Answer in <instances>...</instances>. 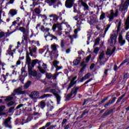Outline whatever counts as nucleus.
<instances>
[{
    "instance_id": "obj_1",
    "label": "nucleus",
    "mask_w": 129,
    "mask_h": 129,
    "mask_svg": "<svg viewBox=\"0 0 129 129\" xmlns=\"http://www.w3.org/2000/svg\"><path fill=\"white\" fill-rule=\"evenodd\" d=\"M81 87H76L75 88H74L72 89L70 94H68L66 97V101H69L70 99H71V97L73 96L74 95V97L76 96L77 95V93L78 92V90L79 88H80Z\"/></svg>"
},
{
    "instance_id": "obj_2",
    "label": "nucleus",
    "mask_w": 129,
    "mask_h": 129,
    "mask_svg": "<svg viewBox=\"0 0 129 129\" xmlns=\"http://www.w3.org/2000/svg\"><path fill=\"white\" fill-rule=\"evenodd\" d=\"M13 99H14L13 97H8L4 99L5 102L7 103V107H11V106L15 105V103H16V102L13 101Z\"/></svg>"
},
{
    "instance_id": "obj_3",
    "label": "nucleus",
    "mask_w": 129,
    "mask_h": 129,
    "mask_svg": "<svg viewBox=\"0 0 129 129\" xmlns=\"http://www.w3.org/2000/svg\"><path fill=\"white\" fill-rule=\"evenodd\" d=\"M78 5L80 8L83 7V8H84V11H89V6H88V5L84 2L83 0H79L78 1Z\"/></svg>"
},
{
    "instance_id": "obj_4",
    "label": "nucleus",
    "mask_w": 129,
    "mask_h": 129,
    "mask_svg": "<svg viewBox=\"0 0 129 129\" xmlns=\"http://www.w3.org/2000/svg\"><path fill=\"white\" fill-rule=\"evenodd\" d=\"M75 0H66L65 2V7L67 9H71L73 7Z\"/></svg>"
},
{
    "instance_id": "obj_5",
    "label": "nucleus",
    "mask_w": 129,
    "mask_h": 129,
    "mask_svg": "<svg viewBox=\"0 0 129 129\" xmlns=\"http://www.w3.org/2000/svg\"><path fill=\"white\" fill-rule=\"evenodd\" d=\"M38 64V67L41 66L42 60H39L38 59H33L32 62L31 63V67L34 68L36 65Z\"/></svg>"
},
{
    "instance_id": "obj_6",
    "label": "nucleus",
    "mask_w": 129,
    "mask_h": 129,
    "mask_svg": "<svg viewBox=\"0 0 129 129\" xmlns=\"http://www.w3.org/2000/svg\"><path fill=\"white\" fill-rule=\"evenodd\" d=\"M117 35L115 34H113L110 36V40L111 41L110 42V45H113V40H114V45H115L116 44L117 42Z\"/></svg>"
},
{
    "instance_id": "obj_7",
    "label": "nucleus",
    "mask_w": 129,
    "mask_h": 129,
    "mask_svg": "<svg viewBox=\"0 0 129 129\" xmlns=\"http://www.w3.org/2000/svg\"><path fill=\"white\" fill-rule=\"evenodd\" d=\"M87 22L90 25V26H95L96 23H97V20L95 17H91L90 20H88Z\"/></svg>"
},
{
    "instance_id": "obj_8",
    "label": "nucleus",
    "mask_w": 129,
    "mask_h": 129,
    "mask_svg": "<svg viewBox=\"0 0 129 129\" xmlns=\"http://www.w3.org/2000/svg\"><path fill=\"white\" fill-rule=\"evenodd\" d=\"M23 90V88L22 87H19L16 89H14L13 92L14 93H16L18 95H20L21 94H26L25 91H22Z\"/></svg>"
},
{
    "instance_id": "obj_9",
    "label": "nucleus",
    "mask_w": 129,
    "mask_h": 129,
    "mask_svg": "<svg viewBox=\"0 0 129 129\" xmlns=\"http://www.w3.org/2000/svg\"><path fill=\"white\" fill-rule=\"evenodd\" d=\"M116 100V97H114L112 99H110L108 103L105 104L104 106V107L105 108H107L108 106H109V105H111V104H113L114 102H115V100Z\"/></svg>"
},
{
    "instance_id": "obj_10",
    "label": "nucleus",
    "mask_w": 129,
    "mask_h": 129,
    "mask_svg": "<svg viewBox=\"0 0 129 129\" xmlns=\"http://www.w3.org/2000/svg\"><path fill=\"white\" fill-rule=\"evenodd\" d=\"M118 41L121 47L125 44V40H123V37H122V35H121V34H119Z\"/></svg>"
},
{
    "instance_id": "obj_11",
    "label": "nucleus",
    "mask_w": 129,
    "mask_h": 129,
    "mask_svg": "<svg viewBox=\"0 0 129 129\" xmlns=\"http://www.w3.org/2000/svg\"><path fill=\"white\" fill-rule=\"evenodd\" d=\"M76 21H78L77 22L76 26L78 28H81V25H84V23H85V19H79L78 18H76Z\"/></svg>"
},
{
    "instance_id": "obj_12",
    "label": "nucleus",
    "mask_w": 129,
    "mask_h": 129,
    "mask_svg": "<svg viewBox=\"0 0 129 129\" xmlns=\"http://www.w3.org/2000/svg\"><path fill=\"white\" fill-rule=\"evenodd\" d=\"M40 95V93L37 91H32L30 95V97L32 99H37L38 96Z\"/></svg>"
},
{
    "instance_id": "obj_13",
    "label": "nucleus",
    "mask_w": 129,
    "mask_h": 129,
    "mask_svg": "<svg viewBox=\"0 0 129 129\" xmlns=\"http://www.w3.org/2000/svg\"><path fill=\"white\" fill-rule=\"evenodd\" d=\"M113 113V109H111L109 110H106L101 116L102 118H106V116L109 115L110 113Z\"/></svg>"
},
{
    "instance_id": "obj_14",
    "label": "nucleus",
    "mask_w": 129,
    "mask_h": 129,
    "mask_svg": "<svg viewBox=\"0 0 129 129\" xmlns=\"http://www.w3.org/2000/svg\"><path fill=\"white\" fill-rule=\"evenodd\" d=\"M47 37H50V38H52L50 39V41H53V40H56V41H58V38L55 36L54 35L50 34L49 32H48V34L44 36V38L46 39Z\"/></svg>"
},
{
    "instance_id": "obj_15",
    "label": "nucleus",
    "mask_w": 129,
    "mask_h": 129,
    "mask_svg": "<svg viewBox=\"0 0 129 129\" xmlns=\"http://www.w3.org/2000/svg\"><path fill=\"white\" fill-rule=\"evenodd\" d=\"M49 18H53L52 22L53 23H58V19H60L58 16L55 14H51L49 15Z\"/></svg>"
},
{
    "instance_id": "obj_16",
    "label": "nucleus",
    "mask_w": 129,
    "mask_h": 129,
    "mask_svg": "<svg viewBox=\"0 0 129 129\" xmlns=\"http://www.w3.org/2000/svg\"><path fill=\"white\" fill-rule=\"evenodd\" d=\"M87 67V64H85V60H83L80 64V67L82 68L80 70V72L82 73L84 70L86 69V67Z\"/></svg>"
},
{
    "instance_id": "obj_17",
    "label": "nucleus",
    "mask_w": 129,
    "mask_h": 129,
    "mask_svg": "<svg viewBox=\"0 0 129 129\" xmlns=\"http://www.w3.org/2000/svg\"><path fill=\"white\" fill-rule=\"evenodd\" d=\"M87 107V108L85 109L83 112V113L81 115V117H83L84 115H86V114H87L88 112H89V110H90V108H89V107Z\"/></svg>"
},
{
    "instance_id": "obj_18",
    "label": "nucleus",
    "mask_w": 129,
    "mask_h": 129,
    "mask_svg": "<svg viewBox=\"0 0 129 129\" xmlns=\"http://www.w3.org/2000/svg\"><path fill=\"white\" fill-rule=\"evenodd\" d=\"M38 106H39L41 109H44V108L46 107V103L42 100L40 102L39 104H38Z\"/></svg>"
},
{
    "instance_id": "obj_19",
    "label": "nucleus",
    "mask_w": 129,
    "mask_h": 129,
    "mask_svg": "<svg viewBox=\"0 0 129 129\" xmlns=\"http://www.w3.org/2000/svg\"><path fill=\"white\" fill-rule=\"evenodd\" d=\"M111 13H110V16L111 17H117L118 15V11L117 10H116L115 13L113 12V10H111L110 11Z\"/></svg>"
},
{
    "instance_id": "obj_20",
    "label": "nucleus",
    "mask_w": 129,
    "mask_h": 129,
    "mask_svg": "<svg viewBox=\"0 0 129 129\" xmlns=\"http://www.w3.org/2000/svg\"><path fill=\"white\" fill-rule=\"evenodd\" d=\"M31 84H32V81H28L24 86V89H28L29 87H30Z\"/></svg>"
},
{
    "instance_id": "obj_21",
    "label": "nucleus",
    "mask_w": 129,
    "mask_h": 129,
    "mask_svg": "<svg viewBox=\"0 0 129 129\" xmlns=\"http://www.w3.org/2000/svg\"><path fill=\"white\" fill-rule=\"evenodd\" d=\"M15 110H16L15 106H14L9 109L8 111H7V113H14V112H15Z\"/></svg>"
},
{
    "instance_id": "obj_22",
    "label": "nucleus",
    "mask_w": 129,
    "mask_h": 129,
    "mask_svg": "<svg viewBox=\"0 0 129 129\" xmlns=\"http://www.w3.org/2000/svg\"><path fill=\"white\" fill-rule=\"evenodd\" d=\"M10 14L12 16V17H14V16H16L17 14H18V11L16 10L12 9L10 11Z\"/></svg>"
},
{
    "instance_id": "obj_23",
    "label": "nucleus",
    "mask_w": 129,
    "mask_h": 129,
    "mask_svg": "<svg viewBox=\"0 0 129 129\" xmlns=\"http://www.w3.org/2000/svg\"><path fill=\"white\" fill-rule=\"evenodd\" d=\"M129 61V57L127 58L126 59H125L119 66V67H118V69H119V68H120V67H121V66H122V65L125 64V63H127V62H128Z\"/></svg>"
},
{
    "instance_id": "obj_24",
    "label": "nucleus",
    "mask_w": 129,
    "mask_h": 129,
    "mask_svg": "<svg viewBox=\"0 0 129 129\" xmlns=\"http://www.w3.org/2000/svg\"><path fill=\"white\" fill-rule=\"evenodd\" d=\"M20 20H21V18H20V17H17V20L14 21V22L12 23V25L10 27V29H12V27H13V26H16V24H17V23H18V22H20Z\"/></svg>"
},
{
    "instance_id": "obj_25",
    "label": "nucleus",
    "mask_w": 129,
    "mask_h": 129,
    "mask_svg": "<svg viewBox=\"0 0 129 129\" xmlns=\"http://www.w3.org/2000/svg\"><path fill=\"white\" fill-rule=\"evenodd\" d=\"M49 92L50 93H52L53 95L55 96L56 95H57L58 94V92L57 91V90H56V89H51L50 90Z\"/></svg>"
},
{
    "instance_id": "obj_26",
    "label": "nucleus",
    "mask_w": 129,
    "mask_h": 129,
    "mask_svg": "<svg viewBox=\"0 0 129 129\" xmlns=\"http://www.w3.org/2000/svg\"><path fill=\"white\" fill-rule=\"evenodd\" d=\"M128 73H126L124 75L123 77V81H122V82H124V83H125V82H126V80H127V79H128Z\"/></svg>"
},
{
    "instance_id": "obj_27",
    "label": "nucleus",
    "mask_w": 129,
    "mask_h": 129,
    "mask_svg": "<svg viewBox=\"0 0 129 129\" xmlns=\"http://www.w3.org/2000/svg\"><path fill=\"white\" fill-rule=\"evenodd\" d=\"M51 123H52L51 122H47L45 126H43L42 127H41L39 128V129H46V127H49L51 125Z\"/></svg>"
},
{
    "instance_id": "obj_28",
    "label": "nucleus",
    "mask_w": 129,
    "mask_h": 129,
    "mask_svg": "<svg viewBox=\"0 0 129 129\" xmlns=\"http://www.w3.org/2000/svg\"><path fill=\"white\" fill-rule=\"evenodd\" d=\"M55 97L56 98L57 104H60V101H61V96L59 94L56 95Z\"/></svg>"
},
{
    "instance_id": "obj_29",
    "label": "nucleus",
    "mask_w": 129,
    "mask_h": 129,
    "mask_svg": "<svg viewBox=\"0 0 129 129\" xmlns=\"http://www.w3.org/2000/svg\"><path fill=\"white\" fill-rule=\"evenodd\" d=\"M100 43V38L99 37H98L95 40V44L94 45V47H95V46H97L99 45Z\"/></svg>"
},
{
    "instance_id": "obj_30",
    "label": "nucleus",
    "mask_w": 129,
    "mask_h": 129,
    "mask_svg": "<svg viewBox=\"0 0 129 129\" xmlns=\"http://www.w3.org/2000/svg\"><path fill=\"white\" fill-rule=\"evenodd\" d=\"M19 31H21L22 33H23V35H25L26 34V31H27V30L26 29V28H25L24 27H20L19 29Z\"/></svg>"
},
{
    "instance_id": "obj_31",
    "label": "nucleus",
    "mask_w": 129,
    "mask_h": 129,
    "mask_svg": "<svg viewBox=\"0 0 129 129\" xmlns=\"http://www.w3.org/2000/svg\"><path fill=\"white\" fill-rule=\"evenodd\" d=\"M40 31L42 32H49L50 31V29L49 28H46V29H45V27L44 26H41V27L40 28Z\"/></svg>"
},
{
    "instance_id": "obj_32",
    "label": "nucleus",
    "mask_w": 129,
    "mask_h": 129,
    "mask_svg": "<svg viewBox=\"0 0 129 129\" xmlns=\"http://www.w3.org/2000/svg\"><path fill=\"white\" fill-rule=\"evenodd\" d=\"M11 119H12L11 117H9L6 119L5 121H4V125H8V124H9V122L11 121Z\"/></svg>"
},
{
    "instance_id": "obj_33",
    "label": "nucleus",
    "mask_w": 129,
    "mask_h": 129,
    "mask_svg": "<svg viewBox=\"0 0 129 129\" xmlns=\"http://www.w3.org/2000/svg\"><path fill=\"white\" fill-rule=\"evenodd\" d=\"M50 96H52V95L50 94H46L40 96V98H41V99H44V98L46 97H50Z\"/></svg>"
},
{
    "instance_id": "obj_34",
    "label": "nucleus",
    "mask_w": 129,
    "mask_h": 129,
    "mask_svg": "<svg viewBox=\"0 0 129 129\" xmlns=\"http://www.w3.org/2000/svg\"><path fill=\"white\" fill-rule=\"evenodd\" d=\"M109 97H110V95H108L107 97H105L102 101H101L99 102V104H102L104 102H105V101H106V100H107V99H108Z\"/></svg>"
},
{
    "instance_id": "obj_35",
    "label": "nucleus",
    "mask_w": 129,
    "mask_h": 129,
    "mask_svg": "<svg viewBox=\"0 0 129 129\" xmlns=\"http://www.w3.org/2000/svg\"><path fill=\"white\" fill-rule=\"evenodd\" d=\"M39 17H41V18H42V22H45V21H47L48 20V19L47 18V16L45 15H42V14H40Z\"/></svg>"
},
{
    "instance_id": "obj_36",
    "label": "nucleus",
    "mask_w": 129,
    "mask_h": 129,
    "mask_svg": "<svg viewBox=\"0 0 129 129\" xmlns=\"http://www.w3.org/2000/svg\"><path fill=\"white\" fill-rule=\"evenodd\" d=\"M120 27H121V21H119L118 23V26L117 27V34L119 33V31H120Z\"/></svg>"
},
{
    "instance_id": "obj_37",
    "label": "nucleus",
    "mask_w": 129,
    "mask_h": 129,
    "mask_svg": "<svg viewBox=\"0 0 129 129\" xmlns=\"http://www.w3.org/2000/svg\"><path fill=\"white\" fill-rule=\"evenodd\" d=\"M28 74H32L33 72V67H31V64L28 65Z\"/></svg>"
},
{
    "instance_id": "obj_38",
    "label": "nucleus",
    "mask_w": 129,
    "mask_h": 129,
    "mask_svg": "<svg viewBox=\"0 0 129 129\" xmlns=\"http://www.w3.org/2000/svg\"><path fill=\"white\" fill-rule=\"evenodd\" d=\"M73 7V9H74V11H73L74 13H77V11H78L77 10V7H78L77 4L74 3Z\"/></svg>"
},
{
    "instance_id": "obj_39",
    "label": "nucleus",
    "mask_w": 129,
    "mask_h": 129,
    "mask_svg": "<svg viewBox=\"0 0 129 129\" xmlns=\"http://www.w3.org/2000/svg\"><path fill=\"white\" fill-rule=\"evenodd\" d=\"M59 63H60V62L58 60H54L53 62H52V65L53 66H54V67H57V66H58V64H59Z\"/></svg>"
},
{
    "instance_id": "obj_40",
    "label": "nucleus",
    "mask_w": 129,
    "mask_h": 129,
    "mask_svg": "<svg viewBox=\"0 0 129 129\" xmlns=\"http://www.w3.org/2000/svg\"><path fill=\"white\" fill-rule=\"evenodd\" d=\"M124 96H125V94H124L122 95L120 97H119L117 100V103H119V102H120V101H121V99H122V98Z\"/></svg>"
},
{
    "instance_id": "obj_41",
    "label": "nucleus",
    "mask_w": 129,
    "mask_h": 129,
    "mask_svg": "<svg viewBox=\"0 0 129 129\" xmlns=\"http://www.w3.org/2000/svg\"><path fill=\"white\" fill-rule=\"evenodd\" d=\"M37 68L38 70H39L40 73H41L42 74H45V73H46V71L44 70H42L41 66L37 67Z\"/></svg>"
},
{
    "instance_id": "obj_42",
    "label": "nucleus",
    "mask_w": 129,
    "mask_h": 129,
    "mask_svg": "<svg viewBox=\"0 0 129 129\" xmlns=\"http://www.w3.org/2000/svg\"><path fill=\"white\" fill-rule=\"evenodd\" d=\"M103 57H104V51H103L101 52V53L100 54V55L99 56V60H102L103 59Z\"/></svg>"
},
{
    "instance_id": "obj_43",
    "label": "nucleus",
    "mask_w": 129,
    "mask_h": 129,
    "mask_svg": "<svg viewBox=\"0 0 129 129\" xmlns=\"http://www.w3.org/2000/svg\"><path fill=\"white\" fill-rule=\"evenodd\" d=\"M34 12L36 14H37V15H40V14H41V10L38 8H36L34 9Z\"/></svg>"
},
{
    "instance_id": "obj_44",
    "label": "nucleus",
    "mask_w": 129,
    "mask_h": 129,
    "mask_svg": "<svg viewBox=\"0 0 129 129\" xmlns=\"http://www.w3.org/2000/svg\"><path fill=\"white\" fill-rule=\"evenodd\" d=\"M100 50V48L97 47L94 48V53L95 54H98V52H99V50Z\"/></svg>"
},
{
    "instance_id": "obj_45",
    "label": "nucleus",
    "mask_w": 129,
    "mask_h": 129,
    "mask_svg": "<svg viewBox=\"0 0 129 129\" xmlns=\"http://www.w3.org/2000/svg\"><path fill=\"white\" fill-rule=\"evenodd\" d=\"M121 11V12H125V11L126 12L127 11V6L124 4Z\"/></svg>"
},
{
    "instance_id": "obj_46",
    "label": "nucleus",
    "mask_w": 129,
    "mask_h": 129,
    "mask_svg": "<svg viewBox=\"0 0 129 129\" xmlns=\"http://www.w3.org/2000/svg\"><path fill=\"white\" fill-rule=\"evenodd\" d=\"M73 64L74 66H77V65H79V63H80L79 61H78V60H77V59H74L73 62Z\"/></svg>"
},
{
    "instance_id": "obj_47",
    "label": "nucleus",
    "mask_w": 129,
    "mask_h": 129,
    "mask_svg": "<svg viewBox=\"0 0 129 129\" xmlns=\"http://www.w3.org/2000/svg\"><path fill=\"white\" fill-rule=\"evenodd\" d=\"M46 77L47 79H52V74L51 73H46Z\"/></svg>"
},
{
    "instance_id": "obj_48",
    "label": "nucleus",
    "mask_w": 129,
    "mask_h": 129,
    "mask_svg": "<svg viewBox=\"0 0 129 129\" xmlns=\"http://www.w3.org/2000/svg\"><path fill=\"white\" fill-rule=\"evenodd\" d=\"M74 81H71V83H70L69 87H68V90H69V89H70V88H71V87H73V86H74V85H73V84H74Z\"/></svg>"
},
{
    "instance_id": "obj_49",
    "label": "nucleus",
    "mask_w": 129,
    "mask_h": 129,
    "mask_svg": "<svg viewBox=\"0 0 129 129\" xmlns=\"http://www.w3.org/2000/svg\"><path fill=\"white\" fill-rule=\"evenodd\" d=\"M37 71H34L33 72L32 71V73L31 74H29V75H32L33 77H36L37 76Z\"/></svg>"
},
{
    "instance_id": "obj_50",
    "label": "nucleus",
    "mask_w": 129,
    "mask_h": 129,
    "mask_svg": "<svg viewBox=\"0 0 129 129\" xmlns=\"http://www.w3.org/2000/svg\"><path fill=\"white\" fill-rule=\"evenodd\" d=\"M108 71H111V69H108L105 70L104 74L105 76H107V75H108Z\"/></svg>"
},
{
    "instance_id": "obj_51",
    "label": "nucleus",
    "mask_w": 129,
    "mask_h": 129,
    "mask_svg": "<svg viewBox=\"0 0 129 129\" xmlns=\"http://www.w3.org/2000/svg\"><path fill=\"white\" fill-rule=\"evenodd\" d=\"M16 125H17V124H19V123L21 124V119L17 118H16V120L15 121Z\"/></svg>"
},
{
    "instance_id": "obj_52",
    "label": "nucleus",
    "mask_w": 129,
    "mask_h": 129,
    "mask_svg": "<svg viewBox=\"0 0 129 129\" xmlns=\"http://www.w3.org/2000/svg\"><path fill=\"white\" fill-rule=\"evenodd\" d=\"M90 59H91V55H89V56H87L86 58V63H88V62L90 61Z\"/></svg>"
},
{
    "instance_id": "obj_53",
    "label": "nucleus",
    "mask_w": 129,
    "mask_h": 129,
    "mask_svg": "<svg viewBox=\"0 0 129 129\" xmlns=\"http://www.w3.org/2000/svg\"><path fill=\"white\" fill-rule=\"evenodd\" d=\"M55 68H56L55 70V72H58V71H59V70H61V69H63V67L62 66H56Z\"/></svg>"
},
{
    "instance_id": "obj_54",
    "label": "nucleus",
    "mask_w": 129,
    "mask_h": 129,
    "mask_svg": "<svg viewBox=\"0 0 129 129\" xmlns=\"http://www.w3.org/2000/svg\"><path fill=\"white\" fill-rule=\"evenodd\" d=\"M109 28H110V25H107V28H105L104 32V35H105L106 33L107 32V31H108Z\"/></svg>"
},
{
    "instance_id": "obj_55",
    "label": "nucleus",
    "mask_w": 129,
    "mask_h": 129,
    "mask_svg": "<svg viewBox=\"0 0 129 129\" xmlns=\"http://www.w3.org/2000/svg\"><path fill=\"white\" fill-rule=\"evenodd\" d=\"M31 58H26V64L27 65H31Z\"/></svg>"
},
{
    "instance_id": "obj_56",
    "label": "nucleus",
    "mask_w": 129,
    "mask_h": 129,
    "mask_svg": "<svg viewBox=\"0 0 129 129\" xmlns=\"http://www.w3.org/2000/svg\"><path fill=\"white\" fill-rule=\"evenodd\" d=\"M35 77H36V79L37 80H39V79H41L42 77V74H41V73H39L38 74H37Z\"/></svg>"
},
{
    "instance_id": "obj_57",
    "label": "nucleus",
    "mask_w": 129,
    "mask_h": 129,
    "mask_svg": "<svg viewBox=\"0 0 129 129\" xmlns=\"http://www.w3.org/2000/svg\"><path fill=\"white\" fill-rule=\"evenodd\" d=\"M105 19V13H103L100 16V20Z\"/></svg>"
},
{
    "instance_id": "obj_58",
    "label": "nucleus",
    "mask_w": 129,
    "mask_h": 129,
    "mask_svg": "<svg viewBox=\"0 0 129 129\" xmlns=\"http://www.w3.org/2000/svg\"><path fill=\"white\" fill-rule=\"evenodd\" d=\"M129 29V23L125 22V31H127Z\"/></svg>"
},
{
    "instance_id": "obj_59",
    "label": "nucleus",
    "mask_w": 129,
    "mask_h": 129,
    "mask_svg": "<svg viewBox=\"0 0 129 129\" xmlns=\"http://www.w3.org/2000/svg\"><path fill=\"white\" fill-rule=\"evenodd\" d=\"M50 90H51V87H46L45 90H44V92L45 93L47 92H50Z\"/></svg>"
},
{
    "instance_id": "obj_60",
    "label": "nucleus",
    "mask_w": 129,
    "mask_h": 129,
    "mask_svg": "<svg viewBox=\"0 0 129 129\" xmlns=\"http://www.w3.org/2000/svg\"><path fill=\"white\" fill-rule=\"evenodd\" d=\"M84 79L86 80V79H88L89 77H90V73H88L83 77Z\"/></svg>"
},
{
    "instance_id": "obj_61",
    "label": "nucleus",
    "mask_w": 129,
    "mask_h": 129,
    "mask_svg": "<svg viewBox=\"0 0 129 129\" xmlns=\"http://www.w3.org/2000/svg\"><path fill=\"white\" fill-rule=\"evenodd\" d=\"M23 106H24L23 104H20L15 108V110H17V109H19V108H21V107H23Z\"/></svg>"
},
{
    "instance_id": "obj_62",
    "label": "nucleus",
    "mask_w": 129,
    "mask_h": 129,
    "mask_svg": "<svg viewBox=\"0 0 129 129\" xmlns=\"http://www.w3.org/2000/svg\"><path fill=\"white\" fill-rule=\"evenodd\" d=\"M60 47L62 49L64 48V47H65V45L64 44V40H61L60 42Z\"/></svg>"
},
{
    "instance_id": "obj_63",
    "label": "nucleus",
    "mask_w": 129,
    "mask_h": 129,
    "mask_svg": "<svg viewBox=\"0 0 129 129\" xmlns=\"http://www.w3.org/2000/svg\"><path fill=\"white\" fill-rule=\"evenodd\" d=\"M107 17L109 18L108 21L109 22H112V21H113V19H114V17L113 16H108Z\"/></svg>"
},
{
    "instance_id": "obj_64",
    "label": "nucleus",
    "mask_w": 129,
    "mask_h": 129,
    "mask_svg": "<svg viewBox=\"0 0 129 129\" xmlns=\"http://www.w3.org/2000/svg\"><path fill=\"white\" fill-rule=\"evenodd\" d=\"M126 40L128 41V43H129V31H128L125 35Z\"/></svg>"
}]
</instances>
